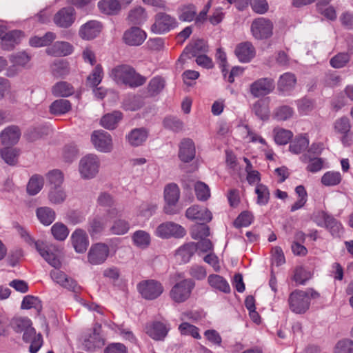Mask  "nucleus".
Segmentation results:
<instances>
[{
  "instance_id": "nucleus-1",
  "label": "nucleus",
  "mask_w": 353,
  "mask_h": 353,
  "mask_svg": "<svg viewBox=\"0 0 353 353\" xmlns=\"http://www.w3.org/2000/svg\"><path fill=\"white\" fill-rule=\"evenodd\" d=\"M11 325L15 332H23V339L27 343H30L29 351L31 353H36L40 349L43 344L41 334H36L29 319L26 317L13 319Z\"/></svg>"
},
{
  "instance_id": "nucleus-2",
  "label": "nucleus",
  "mask_w": 353,
  "mask_h": 353,
  "mask_svg": "<svg viewBox=\"0 0 353 353\" xmlns=\"http://www.w3.org/2000/svg\"><path fill=\"white\" fill-rule=\"evenodd\" d=\"M111 76L118 83H122L130 87H138L145 83L146 79L136 72L129 65H119L114 68Z\"/></svg>"
},
{
  "instance_id": "nucleus-3",
  "label": "nucleus",
  "mask_w": 353,
  "mask_h": 353,
  "mask_svg": "<svg viewBox=\"0 0 353 353\" xmlns=\"http://www.w3.org/2000/svg\"><path fill=\"white\" fill-rule=\"evenodd\" d=\"M194 286L195 283L191 279H183L172 286L170 296L175 303H183L190 297Z\"/></svg>"
},
{
  "instance_id": "nucleus-4",
  "label": "nucleus",
  "mask_w": 353,
  "mask_h": 353,
  "mask_svg": "<svg viewBox=\"0 0 353 353\" xmlns=\"http://www.w3.org/2000/svg\"><path fill=\"white\" fill-rule=\"evenodd\" d=\"M100 161L98 157L93 154L83 157L79 161V170L83 179L94 178L99 172Z\"/></svg>"
},
{
  "instance_id": "nucleus-5",
  "label": "nucleus",
  "mask_w": 353,
  "mask_h": 353,
  "mask_svg": "<svg viewBox=\"0 0 353 353\" xmlns=\"http://www.w3.org/2000/svg\"><path fill=\"white\" fill-rule=\"evenodd\" d=\"M138 292L146 300H154L161 296L164 288L162 284L154 279L143 280L137 284Z\"/></svg>"
},
{
  "instance_id": "nucleus-6",
  "label": "nucleus",
  "mask_w": 353,
  "mask_h": 353,
  "mask_svg": "<svg viewBox=\"0 0 353 353\" xmlns=\"http://www.w3.org/2000/svg\"><path fill=\"white\" fill-rule=\"evenodd\" d=\"M288 303L292 312L296 314L305 313L310 307L308 292L299 290H294L289 296Z\"/></svg>"
},
{
  "instance_id": "nucleus-7",
  "label": "nucleus",
  "mask_w": 353,
  "mask_h": 353,
  "mask_svg": "<svg viewBox=\"0 0 353 353\" xmlns=\"http://www.w3.org/2000/svg\"><path fill=\"white\" fill-rule=\"evenodd\" d=\"M180 197V190L175 183L168 184L164 188V199L165 205L163 210L167 214H175L178 213L175 205Z\"/></svg>"
},
{
  "instance_id": "nucleus-8",
  "label": "nucleus",
  "mask_w": 353,
  "mask_h": 353,
  "mask_svg": "<svg viewBox=\"0 0 353 353\" xmlns=\"http://www.w3.org/2000/svg\"><path fill=\"white\" fill-rule=\"evenodd\" d=\"M273 24L267 19L261 17L254 20L251 25V32L256 39L269 38L272 34Z\"/></svg>"
},
{
  "instance_id": "nucleus-9",
  "label": "nucleus",
  "mask_w": 353,
  "mask_h": 353,
  "mask_svg": "<svg viewBox=\"0 0 353 353\" xmlns=\"http://www.w3.org/2000/svg\"><path fill=\"white\" fill-rule=\"evenodd\" d=\"M314 222L321 227H325L330 230L332 235H339L342 229L341 224L332 216L323 211L316 213L314 217Z\"/></svg>"
},
{
  "instance_id": "nucleus-10",
  "label": "nucleus",
  "mask_w": 353,
  "mask_h": 353,
  "mask_svg": "<svg viewBox=\"0 0 353 353\" xmlns=\"http://www.w3.org/2000/svg\"><path fill=\"white\" fill-rule=\"evenodd\" d=\"M156 233L158 236L168 239L171 236L181 238L186 232L181 225L169 221L160 224L157 228Z\"/></svg>"
},
{
  "instance_id": "nucleus-11",
  "label": "nucleus",
  "mask_w": 353,
  "mask_h": 353,
  "mask_svg": "<svg viewBox=\"0 0 353 353\" xmlns=\"http://www.w3.org/2000/svg\"><path fill=\"white\" fill-rule=\"evenodd\" d=\"M275 88L272 78H261L254 81L250 86V92L254 97H260L272 92Z\"/></svg>"
},
{
  "instance_id": "nucleus-12",
  "label": "nucleus",
  "mask_w": 353,
  "mask_h": 353,
  "mask_svg": "<svg viewBox=\"0 0 353 353\" xmlns=\"http://www.w3.org/2000/svg\"><path fill=\"white\" fill-rule=\"evenodd\" d=\"M76 19V12L72 7L60 9L53 17V22L59 28H68Z\"/></svg>"
},
{
  "instance_id": "nucleus-13",
  "label": "nucleus",
  "mask_w": 353,
  "mask_h": 353,
  "mask_svg": "<svg viewBox=\"0 0 353 353\" xmlns=\"http://www.w3.org/2000/svg\"><path fill=\"white\" fill-rule=\"evenodd\" d=\"M110 250L107 245L98 243L92 245L88 254V260L92 265H99L105 262Z\"/></svg>"
},
{
  "instance_id": "nucleus-14",
  "label": "nucleus",
  "mask_w": 353,
  "mask_h": 353,
  "mask_svg": "<svg viewBox=\"0 0 353 353\" xmlns=\"http://www.w3.org/2000/svg\"><path fill=\"white\" fill-rule=\"evenodd\" d=\"M91 141L95 148L102 152H109L112 149L111 135L103 130L94 131L91 137Z\"/></svg>"
},
{
  "instance_id": "nucleus-15",
  "label": "nucleus",
  "mask_w": 353,
  "mask_h": 353,
  "mask_svg": "<svg viewBox=\"0 0 353 353\" xmlns=\"http://www.w3.org/2000/svg\"><path fill=\"white\" fill-rule=\"evenodd\" d=\"M175 19L164 12H159L155 16V21L151 30L157 34H162L174 27Z\"/></svg>"
},
{
  "instance_id": "nucleus-16",
  "label": "nucleus",
  "mask_w": 353,
  "mask_h": 353,
  "mask_svg": "<svg viewBox=\"0 0 353 353\" xmlns=\"http://www.w3.org/2000/svg\"><path fill=\"white\" fill-rule=\"evenodd\" d=\"M146 39V33L139 27H131L123 35V42L130 46L141 45Z\"/></svg>"
},
{
  "instance_id": "nucleus-17",
  "label": "nucleus",
  "mask_w": 353,
  "mask_h": 353,
  "mask_svg": "<svg viewBox=\"0 0 353 353\" xmlns=\"http://www.w3.org/2000/svg\"><path fill=\"white\" fill-rule=\"evenodd\" d=\"M34 245L40 255L48 263L56 269L61 267V263L57 253L54 252L50 247L46 245L41 241L34 242Z\"/></svg>"
},
{
  "instance_id": "nucleus-18",
  "label": "nucleus",
  "mask_w": 353,
  "mask_h": 353,
  "mask_svg": "<svg viewBox=\"0 0 353 353\" xmlns=\"http://www.w3.org/2000/svg\"><path fill=\"white\" fill-rule=\"evenodd\" d=\"M101 325L97 323L93 327L92 333L88 338L85 339L83 345L88 351H92L96 348L101 347L104 345V341L101 335Z\"/></svg>"
},
{
  "instance_id": "nucleus-19",
  "label": "nucleus",
  "mask_w": 353,
  "mask_h": 353,
  "mask_svg": "<svg viewBox=\"0 0 353 353\" xmlns=\"http://www.w3.org/2000/svg\"><path fill=\"white\" fill-rule=\"evenodd\" d=\"M208 50V46L206 42L202 39H198L185 47L180 57L179 61L184 59L185 57L188 59L196 57L199 54L206 52Z\"/></svg>"
},
{
  "instance_id": "nucleus-20",
  "label": "nucleus",
  "mask_w": 353,
  "mask_h": 353,
  "mask_svg": "<svg viewBox=\"0 0 353 353\" xmlns=\"http://www.w3.org/2000/svg\"><path fill=\"white\" fill-rule=\"evenodd\" d=\"M185 216L191 220H196L203 223L210 222L212 214L206 208L199 205H192L187 209Z\"/></svg>"
},
{
  "instance_id": "nucleus-21",
  "label": "nucleus",
  "mask_w": 353,
  "mask_h": 353,
  "mask_svg": "<svg viewBox=\"0 0 353 353\" xmlns=\"http://www.w3.org/2000/svg\"><path fill=\"white\" fill-rule=\"evenodd\" d=\"M71 242L75 251L83 253L87 250L89 241L86 232L82 229L75 230L71 235Z\"/></svg>"
},
{
  "instance_id": "nucleus-22",
  "label": "nucleus",
  "mask_w": 353,
  "mask_h": 353,
  "mask_svg": "<svg viewBox=\"0 0 353 353\" xmlns=\"http://www.w3.org/2000/svg\"><path fill=\"white\" fill-rule=\"evenodd\" d=\"M101 27L99 21H89L80 28L79 36L85 40L93 39L101 32Z\"/></svg>"
},
{
  "instance_id": "nucleus-23",
  "label": "nucleus",
  "mask_w": 353,
  "mask_h": 353,
  "mask_svg": "<svg viewBox=\"0 0 353 353\" xmlns=\"http://www.w3.org/2000/svg\"><path fill=\"white\" fill-rule=\"evenodd\" d=\"M147 334L156 341L163 340L167 336L169 327L159 321H154L145 327Z\"/></svg>"
},
{
  "instance_id": "nucleus-24",
  "label": "nucleus",
  "mask_w": 353,
  "mask_h": 353,
  "mask_svg": "<svg viewBox=\"0 0 353 353\" xmlns=\"http://www.w3.org/2000/svg\"><path fill=\"white\" fill-rule=\"evenodd\" d=\"M234 53L241 62H249L255 56V48L250 42L245 41L236 46Z\"/></svg>"
},
{
  "instance_id": "nucleus-25",
  "label": "nucleus",
  "mask_w": 353,
  "mask_h": 353,
  "mask_svg": "<svg viewBox=\"0 0 353 353\" xmlns=\"http://www.w3.org/2000/svg\"><path fill=\"white\" fill-rule=\"evenodd\" d=\"M195 157V147L193 141L190 139H184L179 145V157L185 162L191 161Z\"/></svg>"
},
{
  "instance_id": "nucleus-26",
  "label": "nucleus",
  "mask_w": 353,
  "mask_h": 353,
  "mask_svg": "<svg viewBox=\"0 0 353 353\" xmlns=\"http://www.w3.org/2000/svg\"><path fill=\"white\" fill-rule=\"evenodd\" d=\"M21 132L16 125H10L5 128L0 134V139L3 145H12L19 140Z\"/></svg>"
},
{
  "instance_id": "nucleus-27",
  "label": "nucleus",
  "mask_w": 353,
  "mask_h": 353,
  "mask_svg": "<svg viewBox=\"0 0 353 353\" xmlns=\"http://www.w3.org/2000/svg\"><path fill=\"white\" fill-rule=\"evenodd\" d=\"M48 55L54 57H64L70 54L73 51L72 46L68 42L57 41L46 49Z\"/></svg>"
},
{
  "instance_id": "nucleus-28",
  "label": "nucleus",
  "mask_w": 353,
  "mask_h": 353,
  "mask_svg": "<svg viewBox=\"0 0 353 353\" xmlns=\"http://www.w3.org/2000/svg\"><path fill=\"white\" fill-rule=\"evenodd\" d=\"M148 132L145 128H135L132 130L126 136V139L132 146H139L147 139Z\"/></svg>"
},
{
  "instance_id": "nucleus-29",
  "label": "nucleus",
  "mask_w": 353,
  "mask_h": 353,
  "mask_svg": "<svg viewBox=\"0 0 353 353\" xmlns=\"http://www.w3.org/2000/svg\"><path fill=\"white\" fill-rule=\"evenodd\" d=\"M23 34L21 30H12L6 33L4 39L1 41V47L3 50H11L16 45L20 43Z\"/></svg>"
},
{
  "instance_id": "nucleus-30",
  "label": "nucleus",
  "mask_w": 353,
  "mask_h": 353,
  "mask_svg": "<svg viewBox=\"0 0 353 353\" xmlns=\"http://www.w3.org/2000/svg\"><path fill=\"white\" fill-rule=\"evenodd\" d=\"M98 8L103 14L112 15L117 14L121 6L118 0H101L98 2Z\"/></svg>"
},
{
  "instance_id": "nucleus-31",
  "label": "nucleus",
  "mask_w": 353,
  "mask_h": 353,
  "mask_svg": "<svg viewBox=\"0 0 353 353\" xmlns=\"http://www.w3.org/2000/svg\"><path fill=\"white\" fill-rule=\"evenodd\" d=\"M71 110V103L67 99H57L49 108L50 112L55 116L64 114Z\"/></svg>"
},
{
  "instance_id": "nucleus-32",
  "label": "nucleus",
  "mask_w": 353,
  "mask_h": 353,
  "mask_svg": "<svg viewBox=\"0 0 353 353\" xmlns=\"http://www.w3.org/2000/svg\"><path fill=\"white\" fill-rule=\"evenodd\" d=\"M20 151L17 148L6 147L0 150L1 157L9 165H15L18 162Z\"/></svg>"
},
{
  "instance_id": "nucleus-33",
  "label": "nucleus",
  "mask_w": 353,
  "mask_h": 353,
  "mask_svg": "<svg viewBox=\"0 0 353 353\" xmlns=\"http://www.w3.org/2000/svg\"><path fill=\"white\" fill-rule=\"evenodd\" d=\"M296 79L294 74L286 72L282 74L278 81V89L282 92H287L294 88Z\"/></svg>"
},
{
  "instance_id": "nucleus-34",
  "label": "nucleus",
  "mask_w": 353,
  "mask_h": 353,
  "mask_svg": "<svg viewBox=\"0 0 353 353\" xmlns=\"http://www.w3.org/2000/svg\"><path fill=\"white\" fill-rule=\"evenodd\" d=\"M211 287L224 293H230V287L225 279L218 274H210L208 279Z\"/></svg>"
},
{
  "instance_id": "nucleus-35",
  "label": "nucleus",
  "mask_w": 353,
  "mask_h": 353,
  "mask_svg": "<svg viewBox=\"0 0 353 353\" xmlns=\"http://www.w3.org/2000/svg\"><path fill=\"white\" fill-rule=\"evenodd\" d=\"M74 92L73 86L66 81L58 82L52 88V92L55 97H67Z\"/></svg>"
},
{
  "instance_id": "nucleus-36",
  "label": "nucleus",
  "mask_w": 353,
  "mask_h": 353,
  "mask_svg": "<svg viewBox=\"0 0 353 353\" xmlns=\"http://www.w3.org/2000/svg\"><path fill=\"white\" fill-rule=\"evenodd\" d=\"M196 252V245L194 242H190L181 246L176 251V255L183 263H187Z\"/></svg>"
},
{
  "instance_id": "nucleus-37",
  "label": "nucleus",
  "mask_w": 353,
  "mask_h": 353,
  "mask_svg": "<svg viewBox=\"0 0 353 353\" xmlns=\"http://www.w3.org/2000/svg\"><path fill=\"white\" fill-rule=\"evenodd\" d=\"M37 216L41 223L50 225L55 219V212L49 207H41L37 210Z\"/></svg>"
},
{
  "instance_id": "nucleus-38",
  "label": "nucleus",
  "mask_w": 353,
  "mask_h": 353,
  "mask_svg": "<svg viewBox=\"0 0 353 353\" xmlns=\"http://www.w3.org/2000/svg\"><path fill=\"white\" fill-rule=\"evenodd\" d=\"M309 145V140L306 136L299 135L290 144V151L298 154L305 151Z\"/></svg>"
},
{
  "instance_id": "nucleus-39",
  "label": "nucleus",
  "mask_w": 353,
  "mask_h": 353,
  "mask_svg": "<svg viewBox=\"0 0 353 353\" xmlns=\"http://www.w3.org/2000/svg\"><path fill=\"white\" fill-rule=\"evenodd\" d=\"M107 223V219L105 216H96L89 222L88 230L90 234L93 236L95 234L101 233L105 228Z\"/></svg>"
},
{
  "instance_id": "nucleus-40",
  "label": "nucleus",
  "mask_w": 353,
  "mask_h": 353,
  "mask_svg": "<svg viewBox=\"0 0 353 353\" xmlns=\"http://www.w3.org/2000/svg\"><path fill=\"white\" fill-rule=\"evenodd\" d=\"M301 160L304 163L309 162L306 169L307 171L311 172H316L321 170L323 165V161L322 159L312 157L308 154H303L301 157Z\"/></svg>"
},
{
  "instance_id": "nucleus-41",
  "label": "nucleus",
  "mask_w": 353,
  "mask_h": 353,
  "mask_svg": "<svg viewBox=\"0 0 353 353\" xmlns=\"http://www.w3.org/2000/svg\"><path fill=\"white\" fill-rule=\"evenodd\" d=\"M67 194L62 187H51L48 192L49 201L54 205L63 203Z\"/></svg>"
},
{
  "instance_id": "nucleus-42",
  "label": "nucleus",
  "mask_w": 353,
  "mask_h": 353,
  "mask_svg": "<svg viewBox=\"0 0 353 353\" xmlns=\"http://www.w3.org/2000/svg\"><path fill=\"white\" fill-rule=\"evenodd\" d=\"M122 114L119 111L104 115L101 119V124L105 128L113 130L116 128L118 122L121 119Z\"/></svg>"
},
{
  "instance_id": "nucleus-43",
  "label": "nucleus",
  "mask_w": 353,
  "mask_h": 353,
  "mask_svg": "<svg viewBox=\"0 0 353 353\" xmlns=\"http://www.w3.org/2000/svg\"><path fill=\"white\" fill-rule=\"evenodd\" d=\"M146 17L145 9L141 6H137L129 12L128 20L131 23L140 25L146 20Z\"/></svg>"
},
{
  "instance_id": "nucleus-44",
  "label": "nucleus",
  "mask_w": 353,
  "mask_h": 353,
  "mask_svg": "<svg viewBox=\"0 0 353 353\" xmlns=\"http://www.w3.org/2000/svg\"><path fill=\"white\" fill-rule=\"evenodd\" d=\"M56 39V34L52 32H46L43 37H33L30 39V45L32 47L49 46Z\"/></svg>"
},
{
  "instance_id": "nucleus-45",
  "label": "nucleus",
  "mask_w": 353,
  "mask_h": 353,
  "mask_svg": "<svg viewBox=\"0 0 353 353\" xmlns=\"http://www.w3.org/2000/svg\"><path fill=\"white\" fill-rule=\"evenodd\" d=\"M44 180L42 176L34 174L29 180L27 192L30 195H36L42 189Z\"/></svg>"
},
{
  "instance_id": "nucleus-46",
  "label": "nucleus",
  "mask_w": 353,
  "mask_h": 353,
  "mask_svg": "<svg viewBox=\"0 0 353 353\" xmlns=\"http://www.w3.org/2000/svg\"><path fill=\"white\" fill-rule=\"evenodd\" d=\"M52 74L55 77H63L70 72L69 64L63 60L54 61L51 65Z\"/></svg>"
},
{
  "instance_id": "nucleus-47",
  "label": "nucleus",
  "mask_w": 353,
  "mask_h": 353,
  "mask_svg": "<svg viewBox=\"0 0 353 353\" xmlns=\"http://www.w3.org/2000/svg\"><path fill=\"white\" fill-rule=\"evenodd\" d=\"M196 8L194 5L190 3L183 6L180 8L179 19L183 21L190 22L195 21Z\"/></svg>"
},
{
  "instance_id": "nucleus-48",
  "label": "nucleus",
  "mask_w": 353,
  "mask_h": 353,
  "mask_svg": "<svg viewBox=\"0 0 353 353\" xmlns=\"http://www.w3.org/2000/svg\"><path fill=\"white\" fill-rule=\"evenodd\" d=\"M134 243L141 248L148 247L150 243V234L143 230L136 231L132 235Z\"/></svg>"
},
{
  "instance_id": "nucleus-49",
  "label": "nucleus",
  "mask_w": 353,
  "mask_h": 353,
  "mask_svg": "<svg viewBox=\"0 0 353 353\" xmlns=\"http://www.w3.org/2000/svg\"><path fill=\"white\" fill-rule=\"evenodd\" d=\"M129 230L130 224L124 219L115 220L110 228V232L114 235H123L126 234Z\"/></svg>"
},
{
  "instance_id": "nucleus-50",
  "label": "nucleus",
  "mask_w": 353,
  "mask_h": 353,
  "mask_svg": "<svg viewBox=\"0 0 353 353\" xmlns=\"http://www.w3.org/2000/svg\"><path fill=\"white\" fill-rule=\"evenodd\" d=\"M51 232L56 240L62 241L68 236L69 230L65 225L58 222L52 225Z\"/></svg>"
},
{
  "instance_id": "nucleus-51",
  "label": "nucleus",
  "mask_w": 353,
  "mask_h": 353,
  "mask_svg": "<svg viewBox=\"0 0 353 353\" xmlns=\"http://www.w3.org/2000/svg\"><path fill=\"white\" fill-rule=\"evenodd\" d=\"M273 132L274 141L279 145L287 144L293 136L290 130L283 128H275Z\"/></svg>"
},
{
  "instance_id": "nucleus-52",
  "label": "nucleus",
  "mask_w": 353,
  "mask_h": 353,
  "mask_svg": "<svg viewBox=\"0 0 353 353\" xmlns=\"http://www.w3.org/2000/svg\"><path fill=\"white\" fill-rule=\"evenodd\" d=\"M202 222L194 225L191 228V236L194 239H200L205 238L210 234V228Z\"/></svg>"
},
{
  "instance_id": "nucleus-53",
  "label": "nucleus",
  "mask_w": 353,
  "mask_h": 353,
  "mask_svg": "<svg viewBox=\"0 0 353 353\" xmlns=\"http://www.w3.org/2000/svg\"><path fill=\"white\" fill-rule=\"evenodd\" d=\"M341 181V175L339 172L329 171L321 177V183L325 186H334L338 185Z\"/></svg>"
},
{
  "instance_id": "nucleus-54",
  "label": "nucleus",
  "mask_w": 353,
  "mask_h": 353,
  "mask_svg": "<svg viewBox=\"0 0 353 353\" xmlns=\"http://www.w3.org/2000/svg\"><path fill=\"white\" fill-rule=\"evenodd\" d=\"M293 109L288 105H281L275 109L274 118L278 121H286L293 115Z\"/></svg>"
},
{
  "instance_id": "nucleus-55",
  "label": "nucleus",
  "mask_w": 353,
  "mask_h": 353,
  "mask_svg": "<svg viewBox=\"0 0 353 353\" xmlns=\"http://www.w3.org/2000/svg\"><path fill=\"white\" fill-rule=\"evenodd\" d=\"M252 111L262 120H266L269 116V108L268 105L263 101H256L252 107Z\"/></svg>"
},
{
  "instance_id": "nucleus-56",
  "label": "nucleus",
  "mask_w": 353,
  "mask_h": 353,
  "mask_svg": "<svg viewBox=\"0 0 353 353\" xmlns=\"http://www.w3.org/2000/svg\"><path fill=\"white\" fill-rule=\"evenodd\" d=\"M194 190L197 199L200 201H206L210 196V190L208 185L198 181L194 185Z\"/></svg>"
},
{
  "instance_id": "nucleus-57",
  "label": "nucleus",
  "mask_w": 353,
  "mask_h": 353,
  "mask_svg": "<svg viewBox=\"0 0 353 353\" xmlns=\"http://www.w3.org/2000/svg\"><path fill=\"white\" fill-rule=\"evenodd\" d=\"M165 82L163 79L159 77L152 79L148 84V90L152 96L159 94L164 88Z\"/></svg>"
},
{
  "instance_id": "nucleus-58",
  "label": "nucleus",
  "mask_w": 353,
  "mask_h": 353,
  "mask_svg": "<svg viewBox=\"0 0 353 353\" xmlns=\"http://www.w3.org/2000/svg\"><path fill=\"white\" fill-rule=\"evenodd\" d=\"M255 192L257 194V203L266 205L270 199L268 188L265 185L259 183L256 187Z\"/></svg>"
},
{
  "instance_id": "nucleus-59",
  "label": "nucleus",
  "mask_w": 353,
  "mask_h": 353,
  "mask_svg": "<svg viewBox=\"0 0 353 353\" xmlns=\"http://www.w3.org/2000/svg\"><path fill=\"white\" fill-rule=\"evenodd\" d=\"M47 179L51 187H61L64 180L63 172L59 170H53L47 174Z\"/></svg>"
},
{
  "instance_id": "nucleus-60",
  "label": "nucleus",
  "mask_w": 353,
  "mask_h": 353,
  "mask_svg": "<svg viewBox=\"0 0 353 353\" xmlns=\"http://www.w3.org/2000/svg\"><path fill=\"white\" fill-rule=\"evenodd\" d=\"M102 68L100 65H97L92 72L88 77V84L92 88H96L101 81L102 79Z\"/></svg>"
},
{
  "instance_id": "nucleus-61",
  "label": "nucleus",
  "mask_w": 353,
  "mask_h": 353,
  "mask_svg": "<svg viewBox=\"0 0 353 353\" xmlns=\"http://www.w3.org/2000/svg\"><path fill=\"white\" fill-rule=\"evenodd\" d=\"M350 59L348 53H339L330 59V63L334 68H341L349 62Z\"/></svg>"
},
{
  "instance_id": "nucleus-62",
  "label": "nucleus",
  "mask_w": 353,
  "mask_h": 353,
  "mask_svg": "<svg viewBox=\"0 0 353 353\" xmlns=\"http://www.w3.org/2000/svg\"><path fill=\"white\" fill-rule=\"evenodd\" d=\"M335 132L339 134L347 133L351 130V124L350 119L346 117L336 120L334 124Z\"/></svg>"
},
{
  "instance_id": "nucleus-63",
  "label": "nucleus",
  "mask_w": 353,
  "mask_h": 353,
  "mask_svg": "<svg viewBox=\"0 0 353 353\" xmlns=\"http://www.w3.org/2000/svg\"><path fill=\"white\" fill-rule=\"evenodd\" d=\"M253 221V215L248 212L244 211L241 212L234 222L236 228L248 227Z\"/></svg>"
},
{
  "instance_id": "nucleus-64",
  "label": "nucleus",
  "mask_w": 353,
  "mask_h": 353,
  "mask_svg": "<svg viewBox=\"0 0 353 353\" xmlns=\"http://www.w3.org/2000/svg\"><path fill=\"white\" fill-rule=\"evenodd\" d=\"M14 65L25 66L30 60V57L25 52H19L10 57Z\"/></svg>"
}]
</instances>
